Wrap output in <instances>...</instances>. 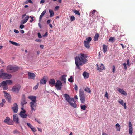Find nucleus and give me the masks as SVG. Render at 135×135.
I'll use <instances>...</instances> for the list:
<instances>
[{
    "mask_svg": "<svg viewBox=\"0 0 135 135\" xmlns=\"http://www.w3.org/2000/svg\"><path fill=\"white\" fill-rule=\"evenodd\" d=\"M99 37V35L98 33H97L95 35L94 38V41H95L97 40L98 38Z\"/></svg>",
    "mask_w": 135,
    "mask_h": 135,
    "instance_id": "31",
    "label": "nucleus"
},
{
    "mask_svg": "<svg viewBox=\"0 0 135 135\" xmlns=\"http://www.w3.org/2000/svg\"><path fill=\"white\" fill-rule=\"evenodd\" d=\"M38 83H37L36 85L34 86L33 88V89H34L36 90L37 89L38 87Z\"/></svg>",
    "mask_w": 135,
    "mask_h": 135,
    "instance_id": "43",
    "label": "nucleus"
},
{
    "mask_svg": "<svg viewBox=\"0 0 135 135\" xmlns=\"http://www.w3.org/2000/svg\"><path fill=\"white\" fill-rule=\"evenodd\" d=\"M14 32L16 33H19V31L16 29H14Z\"/></svg>",
    "mask_w": 135,
    "mask_h": 135,
    "instance_id": "49",
    "label": "nucleus"
},
{
    "mask_svg": "<svg viewBox=\"0 0 135 135\" xmlns=\"http://www.w3.org/2000/svg\"><path fill=\"white\" fill-rule=\"evenodd\" d=\"M38 25L39 26L40 28L41 29L42 28V25L40 23H38Z\"/></svg>",
    "mask_w": 135,
    "mask_h": 135,
    "instance_id": "55",
    "label": "nucleus"
},
{
    "mask_svg": "<svg viewBox=\"0 0 135 135\" xmlns=\"http://www.w3.org/2000/svg\"><path fill=\"white\" fill-rule=\"evenodd\" d=\"M87 107V106L85 105H82L80 106L81 109L83 110H85Z\"/></svg>",
    "mask_w": 135,
    "mask_h": 135,
    "instance_id": "35",
    "label": "nucleus"
},
{
    "mask_svg": "<svg viewBox=\"0 0 135 135\" xmlns=\"http://www.w3.org/2000/svg\"><path fill=\"white\" fill-rule=\"evenodd\" d=\"M128 125L129 129V133L131 135H132L133 131V127L131 122L130 121L129 122Z\"/></svg>",
    "mask_w": 135,
    "mask_h": 135,
    "instance_id": "17",
    "label": "nucleus"
},
{
    "mask_svg": "<svg viewBox=\"0 0 135 135\" xmlns=\"http://www.w3.org/2000/svg\"><path fill=\"white\" fill-rule=\"evenodd\" d=\"M107 48L108 46L107 45H106L105 44L103 45V50L104 53H105L107 51Z\"/></svg>",
    "mask_w": 135,
    "mask_h": 135,
    "instance_id": "27",
    "label": "nucleus"
},
{
    "mask_svg": "<svg viewBox=\"0 0 135 135\" xmlns=\"http://www.w3.org/2000/svg\"><path fill=\"white\" fill-rule=\"evenodd\" d=\"M96 65L97 66V69L100 72L102 71L103 70H105V68L102 64H100V65H98V64H97Z\"/></svg>",
    "mask_w": 135,
    "mask_h": 135,
    "instance_id": "10",
    "label": "nucleus"
},
{
    "mask_svg": "<svg viewBox=\"0 0 135 135\" xmlns=\"http://www.w3.org/2000/svg\"><path fill=\"white\" fill-rule=\"evenodd\" d=\"M59 8V6H56L55 7V10H58Z\"/></svg>",
    "mask_w": 135,
    "mask_h": 135,
    "instance_id": "54",
    "label": "nucleus"
},
{
    "mask_svg": "<svg viewBox=\"0 0 135 135\" xmlns=\"http://www.w3.org/2000/svg\"><path fill=\"white\" fill-rule=\"evenodd\" d=\"M115 126L117 130L118 131H120L121 128L120 125L118 123H117L116 124Z\"/></svg>",
    "mask_w": 135,
    "mask_h": 135,
    "instance_id": "29",
    "label": "nucleus"
},
{
    "mask_svg": "<svg viewBox=\"0 0 135 135\" xmlns=\"http://www.w3.org/2000/svg\"><path fill=\"white\" fill-rule=\"evenodd\" d=\"M64 97H65L66 100L68 102L70 100L74 101V98H71L69 95L67 94H65L64 95Z\"/></svg>",
    "mask_w": 135,
    "mask_h": 135,
    "instance_id": "13",
    "label": "nucleus"
},
{
    "mask_svg": "<svg viewBox=\"0 0 135 135\" xmlns=\"http://www.w3.org/2000/svg\"><path fill=\"white\" fill-rule=\"evenodd\" d=\"M46 10H45L44 11L40 16L39 20H41L43 16L45 14L46 12Z\"/></svg>",
    "mask_w": 135,
    "mask_h": 135,
    "instance_id": "25",
    "label": "nucleus"
},
{
    "mask_svg": "<svg viewBox=\"0 0 135 135\" xmlns=\"http://www.w3.org/2000/svg\"><path fill=\"white\" fill-rule=\"evenodd\" d=\"M31 130L33 132H35L36 131L35 129L33 128V127L32 126V127H31Z\"/></svg>",
    "mask_w": 135,
    "mask_h": 135,
    "instance_id": "57",
    "label": "nucleus"
},
{
    "mask_svg": "<svg viewBox=\"0 0 135 135\" xmlns=\"http://www.w3.org/2000/svg\"><path fill=\"white\" fill-rule=\"evenodd\" d=\"M119 103L122 106H123L124 108L125 109L127 108V106L126 105V103H124L123 104V100H120L118 101Z\"/></svg>",
    "mask_w": 135,
    "mask_h": 135,
    "instance_id": "24",
    "label": "nucleus"
},
{
    "mask_svg": "<svg viewBox=\"0 0 135 135\" xmlns=\"http://www.w3.org/2000/svg\"><path fill=\"white\" fill-rule=\"evenodd\" d=\"M7 84H12V81L11 80H6Z\"/></svg>",
    "mask_w": 135,
    "mask_h": 135,
    "instance_id": "39",
    "label": "nucleus"
},
{
    "mask_svg": "<svg viewBox=\"0 0 135 135\" xmlns=\"http://www.w3.org/2000/svg\"><path fill=\"white\" fill-rule=\"evenodd\" d=\"M49 83L51 86H53L55 83L54 79H50L49 81Z\"/></svg>",
    "mask_w": 135,
    "mask_h": 135,
    "instance_id": "18",
    "label": "nucleus"
},
{
    "mask_svg": "<svg viewBox=\"0 0 135 135\" xmlns=\"http://www.w3.org/2000/svg\"><path fill=\"white\" fill-rule=\"evenodd\" d=\"M28 78L31 79H35V77L36 75L35 74L32 72H28Z\"/></svg>",
    "mask_w": 135,
    "mask_h": 135,
    "instance_id": "15",
    "label": "nucleus"
},
{
    "mask_svg": "<svg viewBox=\"0 0 135 135\" xmlns=\"http://www.w3.org/2000/svg\"><path fill=\"white\" fill-rule=\"evenodd\" d=\"M20 88L21 86L20 85L18 84L13 86L11 90L13 92L18 93Z\"/></svg>",
    "mask_w": 135,
    "mask_h": 135,
    "instance_id": "7",
    "label": "nucleus"
},
{
    "mask_svg": "<svg viewBox=\"0 0 135 135\" xmlns=\"http://www.w3.org/2000/svg\"><path fill=\"white\" fill-rule=\"evenodd\" d=\"M48 35V33L47 32H46L43 35V36L44 37H45L47 36Z\"/></svg>",
    "mask_w": 135,
    "mask_h": 135,
    "instance_id": "53",
    "label": "nucleus"
},
{
    "mask_svg": "<svg viewBox=\"0 0 135 135\" xmlns=\"http://www.w3.org/2000/svg\"><path fill=\"white\" fill-rule=\"evenodd\" d=\"M31 130L33 132H35L36 131L35 129L33 128V127L32 126V127H31Z\"/></svg>",
    "mask_w": 135,
    "mask_h": 135,
    "instance_id": "58",
    "label": "nucleus"
},
{
    "mask_svg": "<svg viewBox=\"0 0 135 135\" xmlns=\"http://www.w3.org/2000/svg\"><path fill=\"white\" fill-rule=\"evenodd\" d=\"M31 130L33 132H35L36 131L35 129L33 128V127L32 126V127H31Z\"/></svg>",
    "mask_w": 135,
    "mask_h": 135,
    "instance_id": "56",
    "label": "nucleus"
},
{
    "mask_svg": "<svg viewBox=\"0 0 135 135\" xmlns=\"http://www.w3.org/2000/svg\"><path fill=\"white\" fill-rule=\"evenodd\" d=\"M127 64L129 66H130V63L129 61V59H128L127 60Z\"/></svg>",
    "mask_w": 135,
    "mask_h": 135,
    "instance_id": "60",
    "label": "nucleus"
},
{
    "mask_svg": "<svg viewBox=\"0 0 135 135\" xmlns=\"http://www.w3.org/2000/svg\"><path fill=\"white\" fill-rule=\"evenodd\" d=\"M49 12L50 13V17H52L54 15V12L52 10H49Z\"/></svg>",
    "mask_w": 135,
    "mask_h": 135,
    "instance_id": "32",
    "label": "nucleus"
},
{
    "mask_svg": "<svg viewBox=\"0 0 135 135\" xmlns=\"http://www.w3.org/2000/svg\"><path fill=\"white\" fill-rule=\"evenodd\" d=\"M10 120V118L8 117H6L5 119L4 120V122L5 123L8 124L9 123Z\"/></svg>",
    "mask_w": 135,
    "mask_h": 135,
    "instance_id": "30",
    "label": "nucleus"
},
{
    "mask_svg": "<svg viewBox=\"0 0 135 135\" xmlns=\"http://www.w3.org/2000/svg\"><path fill=\"white\" fill-rule=\"evenodd\" d=\"M13 107H12L11 108L13 111L15 113L17 112L18 110V107L17 104L16 103H14L13 104Z\"/></svg>",
    "mask_w": 135,
    "mask_h": 135,
    "instance_id": "11",
    "label": "nucleus"
},
{
    "mask_svg": "<svg viewBox=\"0 0 135 135\" xmlns=\"http://www.w3.org/2000/svg\"><path fill=\"white\" fill-rule=\"evenodd\" d=\"M5 102V100L4 99H2L1 103L4 104Z\"/></svg>",
    "mask_w": 135,
    "mask_h": 135,
    "instance_id": "61",
    "label": "nucleus"
},
{
    "mask_svg": "<svg viewBox=\"0 0 135 135\" xmlns=\"http://www.w3.org/2000/svg\"><path fill=\"white\" fill-rule=\"evenodd\" d=\"M86 41H85L84 42V44L85 47L87 48H90V46L89 43L92 40V38L90 37H89L86 38Z\"/></svg>",
    "mask_w": 135,
    "mask_h": 135,
    "instance_id": "5",
    "label": "nucleus"
},
{
    "mask_svg": "<svg viewBox=\"0 0 135 135\" xmlns=\"http://www.w3.org/2000/svg\"><path fill=\"white\" fill-rule=\"evenodd\" d=\"M75 19V17L73 16H72L70 17V20L71 21H73Z\"/></svg>",
    "mask_w": 135,
    "mask_h": 135,
    "instance_id": "38",
    "label": "nucleus"
},
{
    "mask_svg": "<svg viewBox=\"0 0 135 135\" xmlns=\"http://www.w3.org/2000/svg\"><path fill=\"white\" fill-rule=\"evenodd\" d=\"M84 90L85 91L88 93H90L91 92V90L90 89V88L88 87L84 89Z\"/></svg>",
    "mask_w": 135,
    "mask_h": 135,
    "instance_id": "36",
    "label": "nucleus"
},
{
    "mask_svg": "<svg viewBox=\"0 0 135 135\" xmlns=\"http://www.w3.org/2000/svg\"><path fill=\"white\" fill-rule=\"evenodd\" d=\"M26 112L25 110H23V111H21L19 114L23 118H26L27 115L25 114Z\"/></svg>",
    "mask_w": 135,
    "mask_h": 135,
    "instance_id": "12",
    "label": "nucleus"
},
{
    "mask_svg": "<svg viewBox=\"0 0 135 135\" xmlns=\"http://www.w3.org/2000/svg\"><path fill=\"white\" fill-rule=\"evenodd\" d=\"M3 89L4 90H7L8 89V87L7 85H5V86H3Z\"/></svg>",
    "mask_w": 135,
    "mask_h": 135,
    "instance_id": "51",
    "label": "nucleus"
},
{
    "mask_svg": "<svg viewBox=\"0 0 135 135\" xmlns=\"http://www.w3.org/2000/svg\"><path fill=\"white\" fill-rule=\"evenodd\" d=\"M27 102L26 101L25 98V97H23L22 98L21 104L22 107H23L24 104H26Z\"/></svg>",
    "mask_w": 135,
    "mask_h": 135,
    "instance_id": "21",
    "label": "nucleus"
},
{
    "mask_svg": "<svg viewBox=\"0 0 135 135\" xmlns=\"http://www.w3.org/2000/svg\"><path fill=\"white\" fill-rule=\"evenodd\" d=\"M20 132H19L17 130H15L13 131V133L14 134H19Z\"/></svg>",
    "mask_w": 135,
    "mask_h": 135,
    "instance_id": "37",
    "label": "nucleus"
},
{
    "mask_svg": "<svg viewBox=\"0 0 135 135\" xmlns=\"http://www.w3.org/2000/svg\"><path fill=\"white\" fill-rule=\"evenodd\" d=\"M6 80L3 81L1 83V86H5L7 85V83Z\"/></svg>",
    "mask_w": 135,
    "mask_h": 135,
    "instance_id": "34",
    "label": "nucleus"
},
{
    "mask_svg": "<svg viewBox=\"0 0 135 135\" xmlns=\"http://www.w3.org/2000/svg\"><path fill=\"white\" fill-rule=\"evenodd\" d=\"M68 81L70 82H72L73 81V77L72 76L70 77V78L68 79Z\"/></svg>",
    "mask_w": 135,
    "mask_h": 135,
    "instance_id": "41",
    "label": "nucleus"
},
{
    "mask_svg": "<svg viewBox=\"0 0 135 135\" xmlns=\"http://www.w3.org/2000/svg\"><path fill=\"white\" fill-rule=\"evenodd\" d=\"M123 65L124 66V68L126 70L127 69V64L126 63H124L123 64Z\"/></svg>",
    "mask_w": 135,
    "mask_h": 135,
    "instance_id": "46",
    "label": "nucleus"
},
{
    "mask_svg": "<svg viewBox=\"0 0 135 135\" xmlns=\"http://www.w3.org/2000/svg\"><path fill=\"white\" fill-rule=\"evenodd\" d=\"M21 23H22L23 24H25V23L27 21H25L24 20H22L21 21Z\"/></svg>",
    "mask_w": 135,
    "mask_h": 135,
    "instance_id": "52",
    "label": "nucleus"
},
{
    "mask_svg": "<svg viewBox=\"0 0 135 135\" xmlns=\"http://www.w3.org/2000/svg\"><path fill=\"white\" fill-rule=\"evenodd\" d=\"M74 12L76 14H77L79 15H80V13H79V11L78 10H74Z\"/></svg>",
    "mask_w": 135,
    "mask_h": 135,
    "instance_id": "40",
    "label": "nucleus"
},
{
    "mask_svg": "<svg viewBox=\"0 0 135 135\" xmlns=\"http://www.w3.org/2000/svg\"><path fill=\"white\" fill-rule=\"evenodd\" d=\"M68 103L71 106L75 108H77V105L76 104V103L74 99V101L70 100V101H69Z\"/></svg>",
    "mask_w": 135,
    "mask_h": 135,
    "instance_id": "16",
    "label": "nucleus"
},
{
    "mask_svg": "<svg viewBox=\"0 0 135 135\" xmlns=\"http://www.w3.org/2000/svg\"><path fill=\"white\" fill-rule=\"evenodd\" d=\"M83 75L84 79H87L89 77V74L87 72L84 71L83 73Z\"/></svg>",
    "mask_w": 135,
    "mask_h": 135,
    "instance_id": "22",
    "label": "nucleus"
},
{
    "mask_svg": "<svg viewBox=\"0 0 135 135\" xmlns=\"http://www.w3.org/2000/svg\"><path fill=\"white\" fill-rule=\"evenodd\" d=\"M13 120L16 123L18 124L19 123V119L17 114H15L13 115Z\"/></svg>",
    "mask_w": 135,
    "mask_h": 135,
    "instance_id": "14",
    "label": "nucleus"
},
{
    "mask_svg": "<svg viewBox=\"0 0 135 135\" xmlns=\"http://www.w3.org/2000/svg\"><path fill=\"white\" fill-rule=\"evenodd\" d=\"M9 42L10 43L16 46H19L20 45V44L19 43H17L11 40H9Z\"/></svg>",
    "mask_w": 135,
    "mask_h": 135,
    "instance_id": "26",
    "label": "nucleus"
},
{
    "mask_svg": "<svg viewBox=\"0 0 135 135\" xmlns=\"http://www.w3.org/2000/svg\"><path fill=\"white\" fill-rule=\"evenodd\" d=\"M63 85L62 82L59 80H57L55 84V86L57 90H61Z\"/></svg>",
    "mask_w": 135,
    "mask_h": 135,
    "instance_id": "6",
    "label": "nucleus"
},
{
    "mask_svg": "<svg viewBox=\"0 0 135 135\" xmlns=\"http://www.w3.org/2000/svg\"><path fill=\"white\" fill-rule=\"evenodd\" d=\"M87 57L86 54L81 53L75 57V63L77 68L79 70H81L79 65L82 66L83 64L85 63L87 61L86 58Z\"/></svg>",
    "mask_w": 135,
    "mask_h": 135,
    "instance_id": "1",
    "label": "nucleus"
},
{
    "mask_svg": "<svg viewBox=\"0 0 135 135\" xmlns=\"http://www.w3.org/2000/svg\"><path fill=\"white\" fill-rule=\"evenodd\" d=\"M25 27L24 25H23L21 24L20 25V28L21 29H22Z\"/></svg>",
    "mask_w": 135,
    "mask_h": 135,
    "instance_id": "44",
    "label": "nucleus"
},
{
    "mask_svg": "<svg viewBox=\"0 0 135 135\" xmlns=\"http://www.w3.org/2000/svg\"><path fill=\"white\" fill-rule=\"evenodd\" d=\"M112 68H113L112 72L113 73H114L115 72V67L113 65L112 66Z\"/></svg>",
    "mask_w": 135,
    "mask_h": 135,
    "instance_id": "45",
    "label": "nucleus"
},
{
    "mask_svg": "<svg viewBox=\"0 0 135 135\" xmlns=\"http://www.w3.org/2000/svg\"><path fill=\"white\" fill-rule=\"evenodd\" d=\"M66 76L67 75H64L62 76L60 78V79L61 81H63L64 83H66Z\"/></svg>",
    "mask_w": 135,
    "mask_h": 135,
    "instance_id": "23",
    "label": "nucleus"
},
{
    "mask_svg": "<svg viewBox=\"0 0 135 135\" xmlns=\"http://www.w3.org/2000/svg\"><path fill=\"white\" fill-rule=\"evenodd\" d=\"M74 89L75 90H77L78 87L76 85H75L74 86Z\"/></svg>",
    "mask_w": 135,
    "mask_h": 135,
    "instance_id": "59",
    "label": "nucleus"
},
{
    "mask_svg": "<svg viewBox=\"0 0 135 135\" xmlns=\"http://www.w3.org/2000/svg\"><path fill=\"white\" fill-rule=\"evenodd\" d=\"M28 98L32 101V102H36V96H29L28 97Z\"/></svg>",
    "mask_w": 135,
    "mask_h": 135,
    "instance_id": "20",
    "label": "nucleus"
},
{
    "mask_svg": "<svg viewBox=\"0 0 135 135\" xmlns=\"http://www.w3.org/2000/svg\"><path fill=\"white\" fill-rule=\"evenodd\" d=\"M30 104L31 110L32 112L35 111L36 110V108L37 106L36 102H30Z\"/></svg>",
    "mask_w": 135,
    "mask_h": 135,
    "instance_id": "8",
    "label": "nucleus"
},
{
    "mask_svg": "<svg viewBox=\"0 0 135 135\" xmlns=\"http://www.w3.org/2000/svg\"><path fill=\"white\" fill-rule=\"evenodd\" d=\"M12 76L11 74L6 73L3 72L0 74V78L4 79H10Z\"/></svg>",
    "mask_w": 135,
    "mask_h": 135,
    "instance_id": "3",
    "label": "nucleus"
},
{
    "mask_svg": "<svg viewBox=\"0 0 135 135\" xmlns=\"http://www.w3.org/2000/svg\"><path fill=\"white\" fill-rule=\"evenodd\" d=\"M19 68L18 66H14L12 65H9L6 68L7 71L9 73L15 72L17 71Z\"/></svg>",
    "mask_w": 135,
    "mask_h": 135,
    "instance_id": "2",
    "label": "nucleus"
},
{
    "mask_svg": "<svg viewBox=\"0 0 135 135\" xmlns=\"http://www.w3.org/2000/svg\"><path fill=\"white\" fill-rule=\"evenodd\" d=\"M117 90L122 94H123L124 95H127V93L123 89L120 88H118Z\"/></svg>",
    "mask_w": 135,
    "mask_h": 135,
    "instance_id": "19",
    "label": "nucleus"
},
{
    "mask_svg": "<svg viewBox=\"0 0 135 135\" xmlns=\"http://www.w3.org/2000/svg\"><path fill=\"white\" fill-rule=\"evenodd\" d=\"M4 95L6 100L8 101L9 103L11 102V95L6 91H4Z\"/></svg>",
    "mask_w": 135,
    "mask_h": 135,
    "instance_id": "9",
    "label": "nucleus"
},
{
    "mask_svg": "<svg viewBox=\"0 0 135 135\" xmlns=\"http://www.w3.org/2000/svg\"><path fill=\"white\" fill-rule=\"evenodd\" d=\"M44 77L40 81V84H45L46 83V80L45 79H44Z\"/></svg>",
    "mask_w": 135,
    "mask_h": 135,
    "instance_id": "28",
    "label": "nucleus"
},
{
    "mask_svg": "<svg viewBox=\"0 0 135 135\" xmlns=\"http://www.w3.org/2000/svg\"><path fill=\"white\" fill-rule=\"evenodd\" d=\"M105 96L107 98H108V94L107 91H106L105 92Z\"/></svg>",
    "mask_w": 135,
    "mask_h": 135,
    "instance_id": "48",
    "label": "nucleus"
},
{
    "mask_svg": "<svg viewBox=\"0 0 135 135\" xmlns=\"http://www.w3.org/2000/svg\"><path fill=\"white\" fill-rule=\"evenodd\" d=\"M96 12V11L95 10H93L92 11V14H94Z\"/></svg>",
    "mask_w": 135,
    "mask_h": 135,
    "instance_id": "64",
    "label": "nucleus"
},
{
    "mask_svg": "<svg viewBox=\"0 0 135 135\" xmlns=\"http://www.w3.org/2000/svg\"><path fill=\"white\" fill-rule=\"evenodd\" d=\"M37 34L39 38H41L42 37V36L40 33H38Z\"/></svg>",
    "mask_w": 135,
    "mask_h": 135,
    "instance_id": "50",
    "label": "nucleus"
},
{
    "mask_svg": "<svg viewBox=\"0 0 135 135\" xmlns=\"http://www.w3.org/2000/svg\"><path fill=\"white\" fill-rule=\"evenodd\" d=\"M79 97L81 102L84 103L85 102V97L84 93L83 90H80L79 92Z\"/></svg>",
    "mask_w": 135,
    "mask_h": 135,
    "instance_id": "4",
    "label": "nucleus"
},
{
    "mask_svg": "<svg viewBox=\"0 0 135 135\" xmlns=\"http://www.w3.org/2000/svg\"><path fill=\"white\" fill-rule=\"evenodd\" d=\"M29 17H30L28 16L27 15L26 16L24 20L27 21L29 18Z\"/></svg>",
    "mask_w": 135,
    "mask_h": 135,
    "instance_id": "42",
    "label": "nucleus"
},
{
    "mask_svg": "<svg viewBox=\"0 0 135 135\" xmlns=\"http://www.w3.org/2000/svg\"><path fill=\"white\" fill-rule=\"evenodd\" d=\"M33 17H31V20L30 21V22L31 23H32L33 22V21L34 20V19H33Z\"/></svg>",
    "mask_w": 135,
    "mask_h": 135,
    "instance_id": "63",
    "label": "nucleus"
},
{
    "mask_svg": "<svg viewBox=\"0 0 135 135\" xmlns=\"http://www.w3.org/2000/svg\"><path fill=\"white\" fill-rule=\"evenodd\" d=\"M115 40V38L114 37H111L108 40L109 42H113Z\"/></svg>",
    "mask_w": 135,
    "mask_h": 135,
    "instance_id": "33",
    "label": "nucleus"
},
{
    "mask_svg": "<svg viewBox=\"0 0 135 135\" xmlns=\"http://www.w3.org/2000/svg\"><path fill=\"white\" fill-rule=\"evenodd\" d=\"M27 124L30 128H31V127H32V126L30 123H27Z\"/></svg>",
    "mask_w": 135,
    "mask_h": 135,
    "instance_id": "47",
    "label": "nucleus"
},
{
    "mask_svg": "<svg viewBox=\"0 0 135 135\" xmlns=\"http://www.w3.org/2000/svg\"><path fill=\"white\" fill-rule=\"evenodd\" d=\"M45 2V0H41L40 1V4L43 3H44Z\"/></svg>",
    "mask_w": 135,
    "mask_h": 135,
    "instance_id": "62",
    "label": "nucleus"
}]
</instances>
